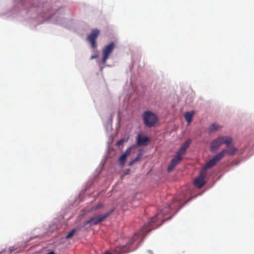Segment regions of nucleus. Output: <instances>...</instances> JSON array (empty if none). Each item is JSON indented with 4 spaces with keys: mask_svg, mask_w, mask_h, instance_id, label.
Listing matches in <instances>:
<instances>
[{
    "mask_svg": "<svg viewBox=\"0 0 254 254\" xmlns=\"http://www.w3.org/2000/svg\"><path fill=\"white\" fill-rule=\"evenodd\" d=\"M221 128V127L216 124L211 125L208 128L209 133H212L215 131L218 130Z\"/></svg>",
    "mask_w": 254,
    "mask_h": 254,
    "instance_id": "14",
    "label": "nucleus"
},
{
    "mask_svg": "<svg viewBox=\"0 0 254 254\" xmlns=\"http://www.w3.org/2000/svg\"><path fill=\"white\" fill-rule=\"evenodd\" d=\"M130 151L131 149L130 148H127L125 153L119 158V162L121 166H124L127 158L129 155Z\"/></svg>",
    "mask_w": 254,
    "mask_h": 254,
    "instance_id": "11",
    "label": "nucleus"
},
{
    "mask_svg": "<svg viewBox=\"0 0 254 254\" xmlns=\"http://www.w3.org/2000/svg\"><path fill=\"white\" fill-rule=\"evenodd\" d=\"M233 142V139L231 137L228 136H222L218 137L217 138L213 140L211 142L210 150L211 152L214 153L216 151L217 149L223 144H226L228 150H230L233 148L237 149L234 146L231 145Z\"/></svg>",
    "mask_w": 254,
    "mask_h": 254,
    "instance_id": "2",
    "label": "nucleus"
},
{
    "mask_svg": "<svg viewBox=\"0 0 254 254\" xmlns=\"http://www.w3.org/2000/svg\"><path fill=\"white\" fill-rule=\"evenodd\" d=\"M47 254H56V253L54 251H52Z\"/></svg>",
    "mask_w": 254,
    "mask_h": 254,
    "instance_id": "24",
    "label": "nucleus"
},
{
    "mask_svg": "<svg viewBox=\"0 0 254 254\" xmlns=\"http://www.w3.org/2000/svg\"><path fill=\"white\" fill-rule=\"evenodd\" d=\"M174 207L173 206V204H171V205L168 206L167 207L163 208L161 210L160 213H158L156 216L151 218L150 223H154L158 220H163V221H165V220L167 219V218L164 219L163 216L166 214H169L171 211V209L174 208Z\"/></svg>",
    "mask_w": 254,
    "mask_h": 254,
    "instance_id": "5",
    "label": "nucleus"
},
{
    "mask_svg": "<svg viewBox=\"0 0 254 254\" xmlns=\"http://www.w3.org/2000/svg\"><path fill=\"white\" fill-rule=\"evenodd\" d=\"M115 46V44L114 42H111L103 48L102 50L103 56L101 61L102 64L106 63L107 60L113 51Z\"/></svg>",
    "mask_w": 254,
    "mask_h": 254,
    "instance_id": "6",
    "label": "nucleus"
},
{
    "mask_svg": "<svg viewBox=\"0 0 254 254\" xmlns=\"http://www.w3.org/2000/svg\"><path fill=\"white\" fill-rule=\"evenodd\" d=\"M124 141V139H121L120 141H118L117 143V145L118 146L121 145Z\"/></svg>",
    "mask_w": 254,
    "mask_h": 254,
    "instance_id": "19",
    "label": "nucleus"
},
{
    "mask_svg": "<svg viewBox=\"0 0 254 254\" xmlns=\"http://www.w3.org/2000/svg\"><path fill=\"white\" fill-rule=\"evenodd\" d=\"M191 142V140L190 139H188L186 141H185L181 146V148L182 150H184L186 151L187 148L190 146Z\"/></svg>",
    "mask_w": 254,
    "mask_h": 254,
    "instance_id": "15",
    "label": "nucleus"
},
{
    "mask_svg": "<svg viewBox=\"0 0 254 254\" xmlns=\"http://www.w3.org/2000/svg\"><path fill=\"white\" fill-rule=\"evenodd\" d=\"M206 172L202 170L200 171L199 176L194 180V184L198 188H202L205 184L204 179L206 176Z\"/></svg>",
    "mask_w": 254,
    "mask_h": 254,
    "instance_id": "9",
    "label": "nucleus"
},
{
    "mask_svg": "<svg viewBox=\"0 0 254 254\" xmlns=\"http://www.w3.org/2000/svg\"><path fill=\"white\" fill-rule=\"evenodd\" d=\"M142 119L144 125L149 127L154 126L158 121L157 116L149 111H145L143 113Z\"/></svg>",
    "mask_w": 254,
    "mask_h": 254,
    "instance_id": "4",
    "label": "nucleus"
},
{
    "mask_svg": "<svg viewBox=\"0 0 254 254\" xmlns=\"http://www.w3.org/2000/svg\"><path fill=\"white\" fill-rule=\"evenodd\" d=\"M99 34L100 31L97 29H94L87 37V40L90 43L92 48L94 49L97 47L96 40Z\"/></svg>",
    "mask_w": 254,
    "mask_h": 254,
    "instance_id": "8",
    "label": "nucleus"
},
{
    "mask_svg": "<svg viewBox=\"0 0 254 254\" xmlns=\"http://www.w3.org/2000/svg\"><path fill=\"white\" fill-rule=\"evenodd\" d=\"M98 57V55L97 54H95L94 55H92L91 58H90V60H93L94 59H95L97 57Z\"/></svg>",
    "mask_w": 254,
    "mask_h": 254,
    "instance_id": "21",
    "label": "nucleus"
},
{
    "mask_svg": "<svg viewBox=\"0 0 254 254\" xmlns=\"http://www.w3.org/2000/svg\"><path fill=\"white\" fill-rule=\"evenodd\" d=\"M194 112H187L184 114L185 118L188 123V125H190L192 121V118L194 115Z\"/></svg>",
    "mask_w": 254,
    "mask_h": 254,
    "instance_id": "13",
    "label": "nucleus"
},
{
    "mask_svg": "<svg viewBox=\"0 0 254 254\" xmlns=\"http://www.w3.org/2000/svg\"><path fill=\"white\" fill-rule=\"evenodd\" d=\"M141 156L142 155L141 153L138 154L135 158H134L133 160H132V161H130L128 163V165L131 166L133 164H134L135 162L138 161L141 159Z\"/></svg>",
    "mask_w": 254,
    "mask_h": 254,
    "instance_id": "16",
    "label": "nucleus"
},
{
    "mask_svg": "<svg viewBox=\"0 0 254 254\" xmlns=\"http://www.w3.org/2000/svg\"><path fill=\"white\" fill-rule=\"evenodd\" d=\"M148 225H145L142 229L137 234H135L134 236L132 238L128 244L125 245L120 246L116 248L115 251L117 254H122L127 252L126 251L127 248L132 244L139 236H141L142 237H145L151 230V229L148 228Z\"/></svg>",
    "mask_w": 254,
    "mask_h": 254,
    "instance_id": "3",
    "label": "nucleus"
},
{
    "mask_svg": "<svg viewBox=\"0 0 254 254\" xmlns=\"http://www.w3.org/2000/svg\"><path fill=\"white\" fill-rule=\"evenodd\" d=\"M181 160L180 157L175 155L168 165V172L171 171Z\"/></svg>",
    "mask_w": 254,
    "mask_h": 254,
    "instance_id": "10",
    "label": "nucleus"
},
{
    "mask_svg": "<svg viewBox=\"0 0 254 254\" xmlns=\"http://www.w3.org/2000/svg\"><path fill=\"white\" fill-rule=\"evenodd\" d=\"M105 254H111L110 253L108 252V253H106Z\"/></svg>",
    "mask_w": 254,
    "mask_h": 254,
    "instance_id": "26",
    "label": "nucleus"
},
{
    "mask_svg": "<svg viewBox=\"0 0 254 254\" xmlns=\"http://www.w3.org/2000/svg\"><path fill=\"white\" fill-rule=\"evenodd\" d=\"M237 149H231L230 150L227 149H223L218 154L213 157L211 159L209 160L206 164L202 167V170L206 172V170L213 166H214L217 163L222 159L225 155L232 156L234 155L237 152Z\"/></svg>",
    "mask_w": 254,
    "mask_h": 254,
    "instance_id": "1",
    "label": "nucleus"
},
{
    "mask_svg": "<svg viewBox=\"0 0 254 254\" xmlns=\"http://www.w3.org/2000/svg\"><path fill=\"white\" fill-rule=\"evenodd\" d=\"M109 215V213H107L104 215H96L89 220L85 221L84 222V226H86L88 224L90 225V226H91L92 225H96L100 222L103 221L108 215Z\"/></svg>",
    "mask_w": 254,
    "mask_h": 254,
    "instance_id": "7",
    "label": "nucleus"
},
{
    "mask_svg": "<svg viewBox=\"0 0 254 254\" xmlns=\"http://www.w3.org/2000/svg\"><path fill=\"white\" fill-rule=\"evenodd\" d=\"M179 201V200L177 198H174L173 199V202H178Z\"/></svg>",
    "mask_w": 254,
    "mask_h": 254,
    "instance_id": "23",
    "label": "nucleus"
},
{
    "mask_svg": "<svg viewBox=\"0 0 254 254\" xmlns=\"http://www.w3.org/2000/svg\"><path fill=\"white\" fill-rule=\"evenodd\" d=\"M75 229H72L70 232H69L68 234L66 235V239H70L73 236V235L75 233Z\"/></svg>",
    "mask_w": 254,
    "mask_h": 254,
    "instance_id": "18",
    "label": "nucleus"
},
{
    "mask_svg": "<svg viewBox=\"0 0 254 254\" xmlns=\"http://www.w3.org/2000/svg\"><path fill=\"white\" fill-rule=\"evenodd\" d=\"M144 254H153V252L150 250H148L146 251Z\"/></svg>",
    "mask_w": 254,
    "mask_h": 254,
    "instance_id": "22",
    "label": "nucleus"
},
{
    "mask_svg": "<svg viewBox=\"0 0 254 254\" xmlns=\"http://www.w3.org/2000/svg\"><path fill=\"white\" fill-rule=\"evenodd\" d=\"M13 251V249H12L11 248H10V252H12V251Z\"/></svg>",
    "mask_w": 254,
    "mask_h": 254,
    "instance_id": "25",
    "label": "nucleus"
},
{
    "mask_svg": "<svg viewBox=\"0 0 254 254\" xmlns=\"http://www.w3.org/2000/svg\"><path fill=\"white\" fill-rule=\"evenodd\" d=\"M186 153V151L184 150H182L181 148L178 150L176 154V156L178 157H180L181 159L182 158V156L184 155Z\"/></svg>",
    "mask_w": 254,
    "mask_h": 254,
    "instance_id": "17",
    "label": "nucleus"
},
{
    "mask_svg": "<svg viewBox=\"0 0 254 254\" xmlns=\"http://www.w3.org/2000/svg\"><path fill=\"white\" fill-rule=\"evenodd\" d=\"M102 206V204L101 203H99L98 205H97L95 207V209H97L100 207H101V206Z\"/></svg>",
    "mask_w": 254,
    "mask_h": 254,
    "instance_id": "20",
    "label": "nucleus"
},
{
    "mask_svg": "<svg viewBox=\"0 0 254 254\" xmlns=\"http://www.w3.org/2000/svg\"><path fill=\"white\" fill-rule=\"evenodd\" d=\"M149 139L147 137H141L140 134L138 135L137 138V144L138 146L146 145Z\"/></svg>",
    "mask_w": 254,
    "mask_h": 254,
    "instance_id": "12",
    "label": "nucleus"
}]
</instances>
